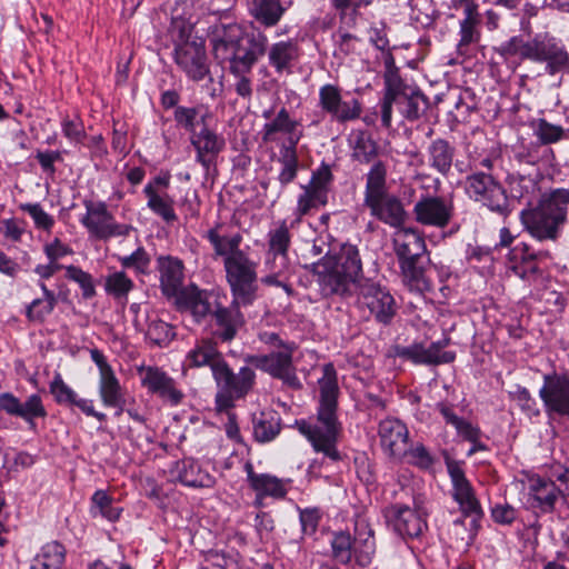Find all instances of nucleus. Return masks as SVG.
I'll return each instance as SVG.
<instances>
[{
    "label": "nucleus",
    "instance_id": "obj_58",
    "mask_svg": "<svg viewBox=\"0 0 569 569\" xmlns=\"http://www.w3.org/2000/svg\"><path fill=\"white\" fill-rule=\"evenodd\" d=\"M147 337L156 345L162 346L173 339L174 330L169 323L156 319L148 325Z\"/></svg>",
    "mask_w": 569,
    "mask_h": 569
},
{
    "label": "nucleus",
    "instance_id": "obj_64",
    "mask_svg": "<svg viewBox=\"0 0 569 569\" xmlns=\"http://www.w3.org/2000/svg\"><path fill=\"white\" fill-rule=\"evenodd\" d=\"M63 136L72 143H82L87 137L84 126L80 119L64 118L61 122Z\"/></svg>",
    "mask_w": 569,
    "mask_h": 569
},
{
    "label": "nucleus",
    "instance_id": "obj_15",
    "mask_svg": "<svg viewBox=\"0 0 569 569\" xmlns=\"http://www.w3.org/2000/svg\"><path fill=\"white\" fill-rule=\"evenodd\" d=\"M355 295L358 308L367 309L380 325H390L398 312V305L390 291L369 279L362 281Z\"/></svg>",
    "mask_w": 569,
    "mask_h": 569
},
{
    "label": "nucleus",
    "instance_id": "obj_46",
    "mask_svg": "<svg viewBox=\"0 0 569 569\" xmlns=\"http://www.w3.org/2000/svg\"><path fill=\"white\" fill-rule=\"evenodd\" d=\"M279 162L281 163V170L278 180L282 186H287L297 177L299 167L297 146H281L279 150Z\"/></svg>",
    "mask_w": 569,
    "mask_h": 569
},
{
    "label": "nucleus",
    "instance_id": "obj_35",
    "mask_svg": "<svg viewBox=\"0 0 569 569\" xmlns=\"http://www.w3.org/2000/svg\"><path fill=\"white\" fill-rule=\"evenodd\" d=\"M250 14L262 26L274 27L291 6V1L247 0Z\"/></svg>",
    "mask_w": 569,
    "mask_h": 569
},
{
    "label": "nucleus",
    "instance_id": "obj_41",
    "mask_svg": "<svg viewBox=\"0 0 569 569\" xmlns=\"http://www.w3.org/2000/svg\"><path fill=\"white\" fill-rule=\"evenodd\" d=\"M147 207L167 223L174 222L178 217L174 211V199L168 192H157L151 187H144Z\"/></svg>",
    "mask_w": 569,
    "mask_h": 569
},
{
    "label": "nucleus",
    "instance_id": "obj_26",
    "mask_svg": "<svg viewBox=\"0 0 569 569\" xmlns=\"http://www.w3.org/2000/svg\"><path fill=\"white\" fill-rule=\"evenodd\" d=\"M190 143L196 150V160L206 170H209L226 147L224 138L211 130L208 124L190 137Z\"/></svg>",
    "mask_w": 569,
    "mask_h": 569
},
{
    "label": "nucleus",
    "instance_id": "obj_34",
    "mask_svg": "<svg viewBox=\"0 0 569 569\" xmlns=\"http://www.w3.org/2000/svg\"><path fill=\"white\" fill-rule=\"evenodd\" d=\"M186 362L192 368L208 366L213 375L216 366L224 363L226 360L212 339H201L187 353Z\"/></svg>",
    "mask_w": 569,
    "mask_h": 569
},
{
    "label": "nucleus",
    "instance_id": "obj_27",
    "mask_svg": "<svg viewBox=\"0 0 569 569\" xmlns=\"http://www.w3.org/2000/svg\"><path fill=\"white\" fill-rule=\"evenodd\" d=\"M299 122L290 118L286 108H281L277 114L263 124L261 130V139L264 143L276 142L279 134H287V140L282 146L295 147L299 143L303 133L298 130Z\"/></svg>",
    "mask_w": 569,
    "mask_h": 569
},
{
    "label": "nucleus",
    "instance_id": "obj_63",
    "mask_svg": "<svg viewBox=\"0 0 569 569\" xmlns=\"http://www.w3.org/2000/svg\"><path fill=\"white\" fill-rule=\"evenodd\" d=\"M57 305V300L34 299L27 308V317L31 321L42 322Z\"/></svg>",
    "mask_w": 569,
    "mask_h": 569
},
{
    "label": "nucleus",
    "instance_id": "obj_56",
    "mask_svg": "<svg viewBox=\"0 0 569 569\" xmlns=\"http://www.w3.org/2000/svg\"><path fill=\"white\" fill-rule=\"evenodd\" d=\"M509 395L510 398L517 402L521 411L528 417H538L540 415L538 402L527 388L516 386V389L510 391Z\"/></svg>",
    "mask_w": 569,
    "mask_h": 569
},
{
    "label": "nucleus",
    "instance_id": "obj_17",
    "mask_svg": "<svg viewBox=\"0 0 569 569\" xmlns=\"http://www.w3.org/2000/svg\"><path fill=\"white\" fill-rule=\"evenodd\" d=\"M86 214L80 219L82 226L90 236L107 240L112 237L128 236L133 227L130 224L117 223L113 216L109 212L104 202L84 201Z\"/></svg>",
    "mask_w": 569,
    "mask_h": 569
},
{
    "label": "nucleus",
    "instance_id": "obj_18",
    "mask_svg": "<svg viewBox=\"0 0 569 569\" xmlns=\"http://www.w3.org/2000/svg\"><path fill=\"white\" fill-rule=\"evenodd\" d=\"M539 397L549 417L569 418V373L552 371L542 377Z\"/></svg>",
    "mask_w": 569,
    "mask_h": 569
},
{
    "label": "nucleus",
    "instance_id": "obj_16",
    "mask_svg": "<svg viewBox=\"0 0 569 569\" xmlns=\"http://www.w3.org/2000/svg\"><path fill=\"white\" fill-rule=\"evenodd\" d=\"M296 346L284 347L282 350L272 351L268 355H248L244 361L268 372L273 378L280 379L286 386L292 389H300L301 382L296 375L292 362V355Z\"/></svg>",
    "mask_w": 569,
    "mask_h": 569
},
{
    "label": "nucleus",
    "instance_id": "obj_38",
    "mask_svg": "<svg viewBox=\"0 0 569 569\" xmlns=\"http://www.w3.org/2000/svg\"><path fill=\"white\" fill-rule=\"evenodd\" d=\"M427 152L429 166L441 176H448L456 156L455 147L448 140L438 138L431 141Z\"/></svg>",
    "mask_w": 569,
    "mask_h": 569
},
{
    "label": "nucleus",
    "instance_id": "obj_19",
    "mask_svg": "<svg viewBox=\"0 0 569 569\" xmlns=\"http://www.w3.org/2000/svg\"><path fill=\"white\" fill-rule=\"evenodd\" d=\"M319 107L340 123L358 119L362 111L358 99L343 100L341 89L329 83L319 89Z\"/></svg>",
    "mask_w": 569,
    "mask_h": 569
},
{
    "label": "nucleus",
    "instance_id": "obj_52",
    "mask_svg": "<svg viewBox=\"0 0 569 569\" xmlns=\"http://www.w3.org/2000/svg\"><path fill=\"white\" fill-rule=\"evenodd\" d=\"M90 512L93 517L101 516L109 521H117L121 509L112 506V498L104 490H97L91 497Z\"/></svg>",
    "mask_w": 569,
    "mask_h": 569
},
{
    "label": "nucleus",
    "instance_id": "obj_32",
    "mask_svg": "<svg viewBox=\"0 0 569 569\" xmlns=\"http://www.w3.org/2000/svg\"><path fill=\"white\" fill-rule=\"evenodd\" d=\"M247 480L250 488L259 496L283 499L288 492L289 481L277 478L269 473H257L251 463L246 465Z\"/></svg>",
    "mask_w": 569,
    "mask_h": 569
},
{
    "label": "nucleus",
    "instance_id": "obj_11",
    "mask_svg": "<svg viewBox=\"0 0 569 569\" xmlns=\"http://www.w3.org/2000/svg\"><path fill=\"white\" fill-rule=\"evenodd\" d=\"M217 385L214 398L218 411H228L234 406V401L244 398L256 385V372L250 367H241L234 373L228 362L217 365L212 375Z\"/></svg>",
    "mask_w": 569,
    "mask_h": 569
},
{
    "label": "nucleus",
    "instance_id": "obj_25",
    "mask_svg": "<svg viewBox=\"0 0 569 569\" xmlns=\"http://www.w3.org/2000/svg\"><path fill=\"white\" fill-rule=\"evenodd\" d=\"M0 411L23 419L29 426H34V419L44 418L47 410L39 395H30L22 403L11 392L0 393Z\"/></svg>",
    "mask_w": 569,
    "mask_h": 569
},
{
    "label": "nucleus",
    "instance_id": "obj_5",
    "mask_svg": "<svg viewBox=\"0 0 569 569\" xmlns=\"http://www.w3.org/2000/svg\"><path fill=\"white\" fill-rule=\"evenodd\" d=\"M241 306L242 302H236L234 298L230 306H222L217 296L199 288L186 291L179 299V310L190 313L197 322L211 316L212 335L223 342L231 341L244 323Z\"/></svg>",
    "mask_w": 569,
    "mask_h": 569
},
{
    "label": "nucleus",
    "instance_id": "obj_49",
    "mask_svg": "<svg viewBox=\"0 0 569 569\" xmlns=\"http://www.w3.org/2000/svg\"><path fill=\"white\" fill-rule=\"evenodd\" d=\"M479 21V13L465 16V18L460 21V40L457 46L458 52L460 54H467L468 47L472 43H477L480 40V32L477 29Z\"/></svg>",
    "mask_w": 569,
    "mask_h": 569
},
{
    "label": "nucleus",
    "instance_id": "obj_55",
    "mask_svg": "<svg viewBox=\"0 0 569 569\" xmlns=\"http://www.w3.org/2000/svg\"><path fill=\"white\" fill-rule=\"evenodd\" d=\"M535 136L542 144H551L563 138L565 130L560 126L552 124L546 119H537L531 122Z\"/></svg>",
    "mask_w": 569,
    "mask_h": 569
},
{
    "label": "nucleus",
    "instance_id": "obj_50",
    "mask_svg": "<svg viewBox=\"0 0 569 569\" xmlns=\"http://www.w3.org/2000/svg\"><path fill=\"white\" fill-rule=\"evenodd\" d=\"M99 396L106 407L121 405V398H123L124 395L114 372L100 377Z\"/></svg>",
    "mask_w": 569,
    "mask_h": 569
},
{
    "label": "nucleus",
    "instance_id": "obj_20",
    "mask_svg": "<svg viewBox=\"0 0 569 569\" xmlns=\"http://www.w3.org/2000/svg\"><path fill=\"white\" fill-rule=\"evenodd\" d=\"M455 213V206L450 198L439 196H423L413 207L415 219L422 226L445 228Z\"/></svg>",
    "mask_w": 569,
    "mask_h": 569
},
{
    "label": "nucleus",
    "instance_id": "obj_6",
    "mask_svg": "<svg viewBox=\"0 0 569 569\" xmlns=\"http://www.w3.org/2000/svg\"><path fill=\"white\" fill-rule=\"evenodd\" d=\"M499 52L505 57H518L543 64L546 73L551 77L569 72L567 47L561 39L548 32L537 33L528 39L522 36L511 37L500 46Z\"/></svg>",
    "mask_w": 569,
    "mask_h": 569
},
{
    "label": "nucleus",
    "instance_id": "obj_44",
    "mask_svg": "<svg viewBox=\"0 0 569 569\" xmlns=\"http://www.w3.org/2000/svg\"><path fill=\"white\" fill-rule=\"evenodd\" d=\"M387 167L382 161H375L367 173L365 202L375 199L386 191Z\"/></svg>",
    "mask_w": 569,
    "mask_h": 569
},
{
    "label": "nucleus",
    "instance_id": "obj_43",
    "mask_svg": "<svg viewBox=\"0 0 569 569\" xmlns=\"http://www.w3.org/2000/svg\"><path fill=\"white\" fill-rule=\"evenodd\" d=\"M219 226L208 230L206 238L212 244L216 256L228 258L237 251H242L239 247L242 241L240 233L231 237H224L219 233Z\"/></svg>",
    "mask_w": 569,
    "mask_h": 569
},
{
    "label": "nucleus",
    "instance_id": "obj_36",
    "mask_svg": "<svg viewBox=\"0 0 569 569\" xmlns=\"http://www.w3.org/2000/svg\"><path fill=\"white\" fill-rule=\"evenodd\" d=\"M537 254L526 243H520L509 252V270L517 277L530 281L536 278Z\"/></svg>",
    "mask_w": 569,
    "mask_h": 569
},
{
    "label": "nucleus",
    "instance_id": "obj_28",
    "mask_svg": "<svg viewBox=\"0 0 569 569\" xmlns=\"http://www.w3.org/2000/svg\"><path fill=\"white\" fill-rule=\"evenodd\" d=\"M50 393L59 405L77 407L86 416L93 417L100 422L107 420V415L94 410L93 400L80 398L62 379L60 373H56L49 386Z\"/></svg>",
    "mask_w": 569,
    "mask_h": 569
},
{
    "label": "nucleus",
    "instance_id": "obj_33",
    "mask_svg": "<svg viewBox=\"0 0 569 569\" xmlns=\"http://www.w3.org/2000/svg\"><path fill=\"white\" fill-rule=\"evenodd\" d=\"M447 346V340L441 342H433L428 348L422 346H411L403 348L400 356L413 361L415 363L422 365H441L450 363L455 360V353L451 351H441V348Z\"/></svg>",
    "mask_w": 569,
    "mask_h": 569
},
{
    "label": "nucleus",
    "instance_id": "obj_1",
    "mask_svg": "<svg viewBox=\"0 0 569 569\" xmlns=\"http://www.w3.org/2000/svg\"><path fill=\"white\" fill-rule=\"evenodd\" d=\"M211 43L216 59L229 62V70L237 78L236 92L242 98L250 99L252 87L247 74L266 53L267 36L262 32L247 33L239 24L229 23L216 27Z\"/></svg>",
    "mask_w": 569,
    "mask_h": 569
},
{
    "label": "nucleus",
    "instance_id": "obj_14",
    "mask_svg": "<svg viewBox=\"0 0 569 569\" xmlns=\"http://www.w3.org/2000/svg\"><path fill=\"white\" fill-rule=\"evenodd\" d=\"M447 470L452 483V498L459 505L461 513L470 516L471 528L468 537H461L468 543H472L480 528V520L483 511L470 481L466 478L459 462L455 460L447 461Z\"/></svg>",
    "mask_w": 569,
    "mask_h": 569
},
{
    "label": "nucleus",
    "instance_id": "obj_37",
    "mask_svg": "<svg viewBox=\"0 0 569 569\" xmlns=\"http://www.w3.org/2000/svg\"><path fill=\"white\" fill-rule=\"evenodd\" d=\"M269 64L276 72L290 70L299 59V48L292 40L279 41L266 49Z\"/></svg>",
    "mask_w": 569,
    "mask_h": 569
},
{
    "label": "nucleus",
    "instance_id": "obj_4",
    "mask_svg": "<svg viewBox=\"0 0 569 569\" xmlns=\"http://www.w3.org/2000/svg\"><path fill=\"white\" fill-rule=\"evenodd\" d=\"M383 66V97L380 102L382 126L391 127L393 104L406 120H418L428 108V98L417 84L400 76L392 53L385 54Z\"/></svg>",
    "mask_w": 569,
    "mask_h": 569
},
{
    "label": "nucleus",
    "instance_id": "obj_13",
    "mask_svg": "<svg viewBox=\"0 0 569 569\" xmlns=\"http://www.w3.org/2000/svg\"><path fill=\"white\" fill-rule=\"evenodd\" d=\"M223 268L234 301L243 306L251 305L258 291V262L251 260L244 251H237L223 259Z\"/></svg>",
    "mask_w": 569,
    "mask_h": 569
},
{
    "label": "nucleus",
    "instance_id": "obj_51",
    "mask_svg": "<svg viewBox=\"0 0 569 569\" xmlns=\"http://www.w3.org/2000/svg\"><path fill=\"white\" fill-rule=\"evenodd\" d=\"M342 24L355 26L359 10L371 4V0H330Z\"/></svg>",
    "mask_w": 569,
    "mask_h": 569
},
{
    "label": "nucleus",
    "instance_id": "obj_48",
    "mask_svg": "<svg viewBox=\"0 0 569 569\" xmlns=\"http://www.w3.org/2000/svg\"><path fill=\"white\" fill-rule=\"evenodd\" d=\"M133 287V281L124 271H114L106 277L104 290L117 300L126 302Z\"/></svg>",
    "mask_w": 569,
    "mask_h": 569
},
{
    "label": "nucleus",
    "instance_id": "obj_21",
    "mask_svg": "<svg viewBox=\"0 0 569 569\" xmlns=\"http://www.w3.org/2000/svg\"><path fill=\"white\" fill-rule=\"evenodd\" d=\"M157 262L161 291L167 298H176V303L179 308L180 297L186 291L196 287L190 286L188 288H183L184 267L182 261L178 258L170 256L159 257Z\"/></svg>",
    "mask_w": 569,
    "mask_h": 569
},
{
    "label": "nucleus",
    "instance_id": "obj_62",
    "mask_svg": "<svg viewBox=\"0 0 569 569\" xmlns=\"http://www.w3.org/2000/svg\"><path fill=\"white\" fill-rule=\"evenodd\" d=\"M403 458H407L409 463L415 465L421 469H428L435 462L433 457L422 443H417L410 449L407 448V453Z\"/></svg>",
    "mask_w": 569,
    "mask_h": 569
},
{
    "label": "nucleus",
    "instance_id": "obj_3",
    "mask_svg": "<svg viewBox=\"0 0 569 569\" xmlns=\"http://www.w3.org/2000/svg\"><path fill=\"white\" fill-rule=\"evenodd\" d=\"M313 272L323 297L352 298L365 279H361L362 262L353 244H342L338 251L327 253L313 264Z\"/></svg>",
    "mask_w": 569,
    "mask_h": 569
},
{
    "label": "nucleus",
    "instance_id": "obj_42",
    "mask_svg": "<svg viewBox=\"0 0 569 569\" xmlns=\"http://www.w3.org/2000/svg\"><path fill=\"white\" fill-rule=\"evenodd\" d=\"M64 558L66 548L58 541H51L32 559L30 569H61Z\"/></svg>",
    "mask_w": 569,
    "mask_h": 569
},
{
    "label": "nucleus",
    "instance_id": "obj_9",
    "mask_svg": "<svg viewBox=\"0 0 569 569\" xmlns=\"http://www.w3.org/2000/svg\"><path fill=\"white\" fill-rule=\"evenodd\" d=\"M395 251L401 272L410 289L422 291L428 287L421 260L426 253L423 237L413 228H399L393 237Z\"/></svg>",
    "mask_w": 569,
    "mask_h": 569
},
{
    "label": "nucleus",
    "instance_id": "obj_7",
    "mask_svg": "<svg viewBox=\"0 0 569 569\" xmlns=\"http://www.w3.org/2000/svg\"><path fill=\"white\" fill-rule=\"evenodd\" d=\"M568 204L569 189H557L535 208L522 210L520 221L533 238L556 240L567 222Z\"/></svg>",
    "mask_w": 569,
    "mask_h": 569
},
{
    "label": "nucleus",
    "instance_id": "obj_12",
    "mask_svg": "<svg viewBox=\"0 0 569 569\" xmlns=\"http://www.w3.org/2000/svg\"><path fill=\"white\" fill-rule=\"evenodd\" d=\"M463 188L470 200L489 211L503 218L511 213L512 208L507 190L491 173L475 171L468 174Z\"/></svg>",
    "mask_w": 569,
    "mask_h": 569
},
{
    "label": "nucleus",
    "instance_id": "obj_22",
    "mask_svg": "<svg viewBox=\"0 0 569 569\" xmlns=\"http://www.w3.org/2000/svg\"><path fill=\"white\" fill-rule=\"evenodd\" d=\"M387 522L401 537L416 538L427 527L420 513L401 503L391 505L383 510Z\"/></svg>",
    "mask_w": 569,
    "mask_h": 569
},
{
    "label": "nucleus",
    "instance_id": "obj_2",
    "mask_svg": "<svg viewBox=\"0 0 569 569\" xmlns=\"http://www.w3.org/2000/svg\"><path fill=\"white\" fill-rule=\"evenodd\" d=\"M318 385L320 399L317 421L301 419L297 420L295 426L307 438L316 452L322 453L330 461L338 462L343 459L338 450L342 426L337 417L339 387L337 371L332 363L323 366L322 377Z\"/></svg>",
    "mask_w": 569,
    "mask_h": 569
},
{
    "label": "nucleus",
    "instance_id": "obj_24",
    "mask_svg": "<svg viewBox=\"0 0 569 569\" xmlns=\"http://www.w3.org/2000/svg\"><path fill=\"white\" fill-rule=\"evenodd\" d=\"M382 450L391 458L401 460L407 453L409 431L407 426L396 418H387L378 429Z\"/></svg>",
    "mask_w": 569,
    "mask_h": 569
},
{
    "label": "nucleus",
    "instance_id": "obj_60",
    "mask_svg": "<svg viewBox=\"0 0 569 569\" xmlns=\"http://www.w3.org/2000/svg\"><path fill=\"white\" fill-rule=\"evenodd\" d=\"M20 209L33 219L38 229L50 231L54 224L53 217L47 213L40 203H22Z\"/></svg>",
    "mask_w": 569,
    "mask_h": 569
},
{
    "label": "nucleus",
    "instance_id": "obj_39",
    "mask_svg": "<svg viewBox=\"0 0 569 569\" xmlns=\"http://www.w3.org/2000/svg\"><path fill=\"white\" fill-rule=\"evenodd\" d=\"M210 111L204 106L196 107H177L174 109L173 118L176 123L188 131L190 137L197 133L199 130L197 127H203L208 124V120L211 118Z\"/></svg>",
    "mask_w": 569,
    "mask_h": 569
},
{
    "label": "nucleus",
    "instance_id": "obj_59",
    "mask_svg": "<svg viewBox=\"0 0 569 569\" xmlns=\"http://www.w3.org/2000/svg\"><path fill=\"white\" fill-rule=\"evenodd\" d=\"M333 180L331 169L328 164L322 163L317 170L312 172L310 182L307 187L320 192L328 198L330 184Z\"/></svg>",
    "mask_w": 569,
    "mask_h": 569
},
{
    "label": "nucleus",
    "instance_id": "obj_23",
    "mask_svg": "<svg viewBox=\"0 0 569 569\" xmlns=\"http://www.w3.org/2000/svg\"><path fill=\"white\" fill-rule=\"evenodd\" d=\"M141 383L149 392L159 396L171 406L181 403L184 395L178 389L173 378L158 367H147L140 370Z\"/></svg>",
    "mask_w": 569,
    "mask_h": 569
},
{
    "label": "nucleus",
    "instance_id": "obj_45",
    "mask_svg": "<svg viewBox=\"0 0 569 569\" xmlns=\"http://www.w3.org/2000/svg\"><path fill=\"white\" fill-rule=\"evenodd\" d=\"M280 418L274 412H261L254 419L253 435L259 442H268L277 437L280 432Z\"/></svg>",
    "mask_w": 569,
    "mask_h": 569
},
{
    "label": "nucleus",
    "instance_id": "obj_10",
    "mask_svg": "<svg viewBox=\"0 0 569 569\" xmlns=\"http://www.w3.org/2000/svg\"><path fill=\"white\" fill-rule=\"evenodd\" d=\"M355 538L348 532H337L331 540L333 558L343 565H347L355 558L361 567H367L375 555L376 541L373 530L365 519H358L355 523Z\"/></svg>",
    "mask_w": 569,
    "mask_h": 569
},
{
    "label": "nucleus",
    "instance_id": "obj_30",
    "mask_svg": "<svg viewBox=\"0 0 569 569\" xmlns=\"http://www.w3.org/2000/svg\"><path fill=\"white\" fill-rule=\"evenodd\" d=\"M371 216L393 228H401L407 219V212L400 199L396 196L385 193L375 199L366 201Z\"/></svg>",
    "mask_w": 569,
    "mask_h": 569
},
{
    "label": "nucleus",
    "instance_id": "obj_31",
    "mask_svg": "<svg viewBox=\"0 0 569 569\" xmlns=\"http://www.w3.org/2000/svg\"><path fill=\"white\" fill-rule=\"evenodd\" d=\"M170 476L182 485L193 488H211L216 481L214 477L203 470L192 458L176 461L170 469Z\"/></svg>",
    "mask_w": 569,
    "mask_h": 569
},
{
    "label": "nucleus",
    "instance_id": "obj_29",
    "mask_svg": "<svg viewBox=\"0 0 569 569\" xmlns=\"http://www.w3.org/2000/svg\"><path fill=\"white\" fill-rule=\"evenodd\" d=\"M527 491L529 497L528 501L531 507L545 513L555 510L556 503L562 495V490H560L553 481L540 476H530L528 478Z\"/></svg>",
    "mask_w": 569,
    "mask_h": 569
},
{
    "label": "nucleus",
    "instance_id": "obj_54",
    "mask_svg": "<svg viewBox=\"0 0 569 569\" xmlns=\"http://www.w3.org/2000/svg\"><path fill=\"white\" fill-rule=\"evenodd\" d=\"M291 236L286 221L268 232L267 253L288 254Z\"/></svg>",
    "mask_w": 569,
    "mask_h": 569
},
{
    "label": "nucleus",
    "instance_id": "obj_53",
    "mask_svg": "<svg viewBox=\"0 0 569 569\" xmlns=\"http://www.w3.org/2000/svg\"><path fill=\"white\" fill-rule=\"evenodd\" d=\"M303 192L299 196L297 201L296 212L299 217L307 216L313 210H318L328 202V198L316 190L303 186Z\"/></svg>",
    "mask_w": 569,
    "mask_h": 569
},
{
    "label": "nucleus",
    "instance_id": "obj_61",
    "mask_svg": "<svg viewBox=\"0 0 569 569\" xmlns=\"http://www.w3.org/2000/svg\"><path fill=\"white\" fill-rule=\"evenodd\" d=\"M119 261L123 268L133 269L137 273H146L150 264V257L143 247H139L131 254L120 257Z\"/></svg>",
    "mask_w": 569,
    "mask_h": 569
},
{
    "label": "nucleus",
    "instance_id": "obj_57",
    "mask_svg": "<svg viewBox=\"0 0 569 569\" xmlns=\"http://www.w3.org/2000/svg\"><path fill=\"white\" fill-rule=\"evenodd\" d=\"M64 269L66 277L69 280L77 282L82 289L83 298L89 299L94 296L96 289L90 273L72 264L64 267Z\"/></svg>",
    "mask_w": 569,
    "mask_h": 569
},
{
    "label": "nucleus",
    "instance_id": "obj_47",
    "mask_svg": "<svg viewBox=\"0 0 569 569\" xmlns=\"http://www.w3.org/2000/svg\"><path fill=\"white\" fill-rule=\"evenodd\" d=\"M437 410L443 417L447 425L452 426L457 433L463 439H475L477 436L476 427L469 421L455 413L453 406L448 402H438Z\"/></svg>",
    "mask_w": 569,
    "mask_h": 569
},
{
    "label": "nucleus",
    "instance_id": "obj_40",
    "mask_svg": "<svg viewBox=\"0 0 569 569\" xmlns=\"http://www.w3.org/2000/svg\"><path fill=\"white\" fill-rule=\"evenodd\" d=\"M351 157L360 163H370L378 156V144L365 130H353L349 137Z\"/></svg>",
    "mask_w": 569,
    "mask_h": 569
},
{
    "label": "nucleus",
    "instance_id": "obj_8",
    "mask_svg": "<svg viewBox=\"0 0 569 569\" xmlns=\"http://www.w3.org/2000/svg\"><path fill=\"white\" fill-rule=\"evenodd\" d=\"M171 36L174 62L187 77L201 81L209 76L204 40L193 36V26L183 19H176L172 21Z\"/></svg>",
    "mask_w": 569,
    "mask_h": 569
}]
</instances>
